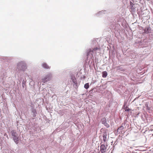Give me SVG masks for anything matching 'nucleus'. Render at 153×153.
<instances>
[{"mask_svg":"<svg viewBox=\"0 0 153 153\" xmlns=\"http://www.w3.org/2000/svg\"><path fill=\"white\" fill-rule=\"evenodd\" d=\"M106 147L104 144H102L100 146V152L101 153H104L106 151Z\"/></svg>","mask_w":153,"mask_h":153,"instance_id":"nucleus-1","label":"nucleus"},{"mask_svg":"<svg viewBox=\"0 0 153 153\" xmlns=\"http://www.w3.org/2000/svg\"><path fill=\"white\" fill-rule=\"evenodd\" d=\"M20 66H21L22 68H21V70H23V71L25 70L26 68V65L24 64L23 62H21L18 64L17 66L19 67Z\"/></svg>","mask_w":153,"mask_h":153,"instance_id":"nucleus-2","label":"nucleus"},{"mask_svg":"<svg viewBox=\"0 0 153 153\" xmlns=\"http://www.w3.org/2000/svg\"><path fill=\"white\" fill-rule=\"evenodd\" d=\"M52 76L51 74H49L47 75L43 79V82H47L49 81Z\"/></svg>","mask_w":153,"mask_h":153,"instance_id":"nucleus-3","label":"nucleus"},{"mask_svg":"<svg viewBox=\"0 0 153 153\" xmlns=\"http://www.w3.org/2000/svg\"><path fill=\"white\" fill-rule=\"evenodd\" d=\"M98 50H100V47L97 48L96 47L93 48L92 49H90L89 50V52L87 53V55L89 54V53H90L91 52H93L94 51H97Z\"/></svg>","mask_w":153,"mask_h":153,"instance_id":"nucleus-4","label":"nucleus"},{"mask_svg":"<svg viewBox=\"0 0 153 153\" xmlns=\"http://www.w3.org/2000/svg\"><path fill=\"white\" fill-rule=\"evenodd\" d=\"M107 134L106 132H104L102 137L103 140L104 142H105L107 140Z\"/></svg>","mask_w":153,"mask_h":153,"instance_id":"nucleus-5","label":"nucleus"},{"mask_svg":"<svg viewBox=\"0 0 153 153\" xmlns=\"http://www.w3.org/2000/svg\"><path fill=\"white\" fill-rule=\"evenodd\" d=\"M42 66L45 68L48 69L50 68V67L46 63H44L42 64Z\"/></svg>","mask_w":153,"mask_h":153,"instance_id":"nucleus-6","label":"nucleus"},{"mask_svg":"<svg viewBox=\"0 0 153 153\" xmlns=\"http://www.w3.org/2000/svg\"><path fill=\"white\" fill-rule=\"evenodd\" d=\"M13 139L14 142L16 143V144H17L18 143V141L19 140V137L16 136L13 137Z\"/></svg>","mask_w":153,"mask_h":153,"instance_id":"nucleus-7","label":"nucleus"},{"mask_svg":"<svg viewBox=\"0 0 153 153\" xmlns=\"http://www.w3.org/2000/svg\"><path fill=\"white\" fill-rule=\"evenodd\" d=\"M151 29L150 28H145L144 29V32H145L147 33H151Z\"/></svg>","mask_w":153,"mask_h":153,"instance_id":"nucleus-8","label":"nucleus"},{"mask_svg":"<svg viewBox=\"0 0 153 153\" xmlns=\"http://www.w3.org/2000/svg\"><path fill=\"white\" fill-rule=\"evenodd\" d=\"M107 75V73L106 71H103L102 72V76L103 77H106Z\"/></svg>","mask_w":153,"mask_h":153,"instance_id":"nucleus-9","label":"nucleus"},{"mask_svg":"<svg viewBox=\"0 0 153 153\" xmlns=\"http://www.w3.org/2000/svg\"><path fill=\"white\" fill-rule=\"evenodd\" d=\"M71 79L73 83L75 84H76V79L74 76H72Z\"/></svg>","mask_w":153,"mask_h":153,"instance_id":"nucleus-10","label":"nucleus"},{"mask_svg":"<svg viewBox=\"0 0 153 153\" xmlns=\"http://www.w3.org/2000/svg\"><path fill=\"white\" fill-rule=\"evenodd\" d=\"M124 129V127L123 126H120L117 129V131H119L120 130H123Z\"/></svg>","mask_w":153,"mask_h":153,"instance_id":"nucleus-11","label":"nucleus"},{"mask_svg":"<svg viewBox=\"0 0 153 153\" xmlns=\"http://www.w3.org/2000/svg\"><path fill=\"white\" fill-rule=\"evenodd\" d=\"M84 87L86 89H87L88 88H89V83H87L85 84L84 85Z\"/></svg>","mask_w":153,"mask_h":153,"instance_id":"nucleus-12","label":"nucleus"},{"mask_svg":"<svg viewBox=\"0 0 153 153\" xmlns=\"http://www.w3.org/2000/svg\"><path fill=\"white\" fill-rule=\"evenodd\" d=\"M16 132L14 131H13L12 132V136H13V137H14V136H16Z\"/></svg>","mask_w":153,"mask_h":153,"instance_id":"nucleus-13","label":"nucleus"},{"mask_svg":"<svg viewBox=\"0 0 153 153\" xmlns=\"http://www.w3.org/2000/svg\"><path fill=\"white\" fill-rule=\"evenodd\" d=\"M104 124L105 126L106 127L108 128L109 127V125L107 123H104Z\"/></svg>","mask_w":153,"mask_h":153,"instance_id":"nucleus-14","label":"nucleus"},{"mask_svg":"<svg viewBox=\"0 0 153 153\" xmlns=\"http://www.w3.org/2000/svg\"><path fill=\"white\" fill-rule=\"evenodd\" d=\"M125 109L126 111H129L130 110V109L127 107H126Z\"/></svg>","mask_w":153,"mask_h":153,"instance_id":"nucleus-15","label":"nucleus"},{"mask_svg":"<svg viewBox=\"0 0 153 153\" xmlns=\"http://www.w3.org/2000/svg\"><path fill=\"white\" fill-rule=\"evenodd\" d=\"M148 108V110H149V108Z\"/></svg>","mask_w":153,"mask_h":153,"instance_id":"nucleus-16","label":"nucleus"}]
</instances>
